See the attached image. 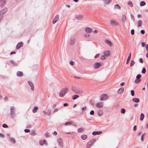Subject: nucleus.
I'll list each match as a JSON object with an SVG mask.
<instances>
[{"mask_svg":"<svg viewBox=\"0 0 148 148\" xmlns=\"http://www.w3.org/2000/svg\"><path fill=\"white\" fill-rule=\"evenodd\" d=\"M146 4L145 2L144 1H141L140 3V6H143L145 5Z\"/></svg>","mask_w":148,"mask_h":148,"instance_id":"c9c22d12","label":"nucleus"},{"mask_svg":"<svg viewBox=\"0 0 148 148\" xmlns=\"http://www.w3.org/2000/svg\"><path fill=\"white\" fill-rule=\"evenodd\" d=\"M128 4L131 7H132L133 6V4L131 1H129L128 2Z\"/></svg>","mask_w":148,"mask_h":148,"instance_id":"79ce46f5","label":"nucleus"},{"mask_svg":"<svg viewBox=\"0 0 148 148\" xmlns=\"http://www.w3.org/2000/svg\"><path fill=\"white\" fill-rule=\"evenodd\" d=\"M90 114L91 115H93L94 114V111L93 110H92L90 111Z\"/></svg>","mask_w":148,"mask_h":148,"instance_id":"603ef678","label":"nucleus"},{"mask_svg":"<svg viewBox=\"0 0 148 148\" xmlns=\"http://www.w3.org/2000/svg\"><path fill=\"white\" fill-rule=\"evenodd\" d=\"M58 110V108L55 109L53 111V112L54 113L56 112H57Z\"/></svg>","mask_w":148,"mask_h":148,"instance_id":"680f3d73","label":"nucleus"},{"mask_svg":"<svg viewBox=\"0 0 148 148\" xmlns=\"http://www.w3.org/2000/svg\"><path fill=\"white\" fill-rule=\"evenodd\" d=\"M136 125H134V126L133 128V130L134 131H135L136 130Z\"/></svg>","mask_w":148,"mask_h":148,"instance_id":"774afa93","label":"nucleus"},{"mask_svg":"<svg viewBox=\"0 0 148 148\" xmlns=\"http://www.w3.org/2000/svg\"><path fill=\"white\" fill-rule=\"evenodd\" d=\"M23 45V43L22 42H21L18 43L16 46V49H19L21 47H22Z\"/></svg>","mask_w":148,"mask_h":148,"instance_id":"9d476101","label":"nucleus"},{"mask_svg":"<svg viewBox=\"0 0 148 148\" xmlns=\"http://www.w3.org/2000/svg\"><path fill=\"white\" fill-rule=\"evenodd\" d=\"M146 72V69L144 67L142 69V73H143V74H145V73Z\"/></svg>","mask_w":148,"mask_h":148,"instance_id":"c03bdc74","label":"nucleus"},{"mask_svg":"<svg viewBox=\"0 0 148 148\" xmlns=\"http://www.w3.org/2000/svg\"><path fill=\"white\" fill-rule=\"evenodd\" d=\"M108 98V95L106 94H103L100 97V99L101 101L106 100Z\"/></svg>","mask_w":148,"mask_h":148,"instance_id":"39448f33","label":"nucleus"},{"mask_svg":"<svg viewBox=\"0 0 148 148\" xmlns=\"http://www.w3.org/2000/svg\"><path fill=\"white\" fill-rule=\"evenodd\" d=\"M54 135H56L57 134V132L56 131H54L52 133Z\"/></svg>","mask_w":148,"mask_h":148,"instance_id":"338daca9","label":"nucleus"},{"mask_svg":"<svg viewBox=\"0 0 148 148\" xmlns=\"http://www.w3.org/2000/svg\"><path fill=\"white\" fill-rule=\"evenodd\" d=\"M132 100L136 103H138L140 101V100L139 99L135 98H133L132 99Z\"/></svg>","mask_w":148,"mask_h":148,"instance_id":"412c9836","label":"nucleus"},{"mask_svg":"<svg viewBox=\"0 0 148 148\" xmlns=\"http://www.w3.org/2000/svg\"><path fill=\"white\" fill-rule=\"evenodd\" d=\"M130 16L131 17V19L132 20L134 21V18L133 17H134L133 15L132 14H131Z\"/></svg>","mask_w":148,"mask_h":148,"instance_id":"13d9d810","label":"nucleus"},{"mask_svg":"<svg viewBox=\"0 0 148 148\" xmlns=\"http://www.w3.org/2000/svg\"><path fill=\"white\" fill-rule=\"evenodd\" d=\"M15 108L13 106H11L10 109V115L11 118L12 119H14L15 116Z\"/></svg>","mask_w":148,"mask_h":148,"instance_id":"f03ea898","label":"nucleus"},{"mask_svg":"<svg viewBox=\"0 0 148 148\" xmlns=\"http://www.w3.org/2000/svg\"><path fill=\"white\" fill-rule=\"evenodd\" d=\"M140 33L142 34H144L145 33V31L143 30H141L140 31Z\"/></svg>","mask_w":148,"mask_h":148,"instance_id":"bf43d9fd","label":"nucleus"},{"mask_svg":"<svg viewBox=\"0 0 148 148\" xmlns=\"http://www.w3.org/2000/svg\"><path fill=\"white\" fill-rule=\"evenodd\" d=\"M131 33L132 35H134V31L133 29H132L131 30Z\"/></svg>","mask_w":148,"mask_h":148,"instance_id":"864d4df0","label":"nucleus"},{"mask_svg":"<svg viewBox=\"0 0 148 148\" xmlns=\"http://www.w3.org/2000/svg\"><path fill=\"white\" fill-rule=\"evenodd\" d=\"M85 31L87 33H90L92 32V29L89 27H86L85 29Z\"/></svg>","mask_w":148,"mask_h":148,"instance_id":"f3484780","label":"nucleus"},{"mask_svg":"<svg viewBox=\"0 0 148 148\" xmlns=\"http://www.w3.org/2000/svg\"><path fill=\"white\" fill-rule=\"evenodd\" d=\"M23 74L22 72L18 71L16 73V75L18 76L22 77L23 76Z\"/></svg>","mask_w":148,"mask_h":148,"instance_id":"a211bd4d","label":"nucleus"},{"mask_svg":"<svg viewBox=\"0 0 148 148\" xmlns=\"http://www.w3.org/2000/svg\"><path fill=\"white\" fill-rule=\"evenodd\" d=\"M82 16L81 15H76L75 17L78 20H81L82 18Z\"/></svg>","mask_w":148,"mask_h":148,"instance_id":"6ab92c4d","label":"nucleus"},{"mask_svg":"<svg viewBox=\"0 0 148 148\" xmlns=\"http://www.w3.org/2000/svg\"><path fill=\"white\" fill-rule=\"evenodd\" d=\"M6 3L5 0H1L0 1V5L2 6L5 4Z\"/></svg>","mask_w":148,"mask_h":148,"instance_id":"aec40b11","label":"nucleus"},{"mask_svg":"<svg viewBox=\"0 0 148 148\" xmlns=\"http://www.w3.org/2000/svg\"><path fill=\"white\" fill-rule=\"evenodd\" d=\"M126 16L125 15H123L122 16V21L123 22H125L126 20Z\"/></svg>","mask_w":148,"mask_h":148,"instance_id":"393cba45","label":"nucleus"},{"mask_svg":"<svg viewBox=\"0 0 148 148\" xmlns=\"http://www.w3.org/2000/svg\"><path fill=\"white\" fill-rule=\"evenodd\" d=\"M139 62L141 63H143V59L142 58H140L139 59Z\"/></svg>","mask_w":148,"mask_h":148,"instance_id":"4d7b16f0","label":"nucleus"},{"mask_svg":"<svg viewBox=\"0 0 148 148\" xmlns=\"http://www.w3.org/2000/svg\"><path fill=\"white\" fill-rule=\"evenodd\" d=\"M79 95H75L73 96V100H75L76 99L79 98Z\"/></svg>","mask_w":148,"mask_h":148,"instance_id":"c85d7f7f","label":"nucleus"},{"mask_svg":"<svg viewBox=\"0 0 148 148\" xmlns=\"http://www.w3.org/2000/svg\"><path fill=\"white\" fill-rule=\"evenodd\" d=\"M144 134H143L142 135L141 137V140L142 142H143L144 140Z\"/></svg>","mask_w":148,"mask_h":148,"instance_id":"de8ad7c7","label":"nucleus"},{"mask_svg":"<svg viewBox=\"0 0 148 148\" xmlns=\"http://www.w3.org/2000/svg\"><path fill=\"white\" fill-rule=\"evenodd\" d=\"M102 133V132L101 131H94L92 132V134L93 135H97L100 134Z\"/></svg>","mask_w":148,"mask_h":148,"instance_id":"4468645a","label":"nucleus"},{"mask_svg":"<svg viewBox=\"0 0 148 148\" xmlns=\"http://www.w3.org/2000/svg\"><path fill=\"white\" fill-rule=\"evenodd\" d=\"M63 106H68V104L67 103H64V104Z\"/></svg>","mask_w":148,"mask_h":148,"instance_id":"e2e57ef3","label":"nucleus"},{"mask_svg":"<svg viewBox=\"0 0 148 148\" xmlns=\"http://www.w3.org/2000/svg\"><path fill=\"white\" fill-rule=\"evenodd\" d=\"M141 81L140 79H136L135 80V82L136 83H138L140 82Z\"/></svg>","mask_w":148,"mask_h":148,"instance_id":"37998d69","label":"nucleus"},{"mask_svg":"<svg viewBox=\"0 0 148 148\" xmlns=\"http://www.w3.org/2000/svg\"><path fill=\"white\" fill-rule=\"evenodd\" d=\"M72 91L76 94H80L82 93V92L79 89L76 88L74 87H72L71 88Z\"/></svg>","mask_w":148,"mask_h":148,"instance_id":"7ed1b4c3","label":"nucleus"},{"mask_svg":"<svg viewBox=\"0 0 148 148\" xmlns=\"http://www.w3.org/2000/svg\"><path fill=\"white\" fill-rule=\"evenodd\" d=\"M72 123H73V122L71 121L67 122L66 123L64 124V125L66 126V125H71Z\"/></svg>","mask_w":148,"mask_h":148,"instance_id":"2f4dec72","label":"nucleus"},{"mask_svg":"<svg viewBox=\"0 0 148 148\" xmlns=\"http://www.w3.org/2000/svg\"><path fill=\"white\" fill-rule=\"evenodd\" d=\"M30 134L31 135H33L34 134H35L34 131L33 130H32L31 131V132L30 133Z\"/></svg>","mask_w":148,"mask_h":148,"instance_id":"8fccbe9b","label":"nucleus"},{"mask_svg":"<svg viewBox=\"0 0 148 148\" xmlns=\"http://www.w3.org/2000/svg\"><path fill=\"white\" fill-rule=\"evenodd\" d=\"M75 42V39L74 38H72L71 40L70 43V45H72L74 44Z\"/></svg>","mask_w":148,"mask_h":148,"instance_id":"cd10ccee","label":"nucleus"},{"mask_svg":"<svg viewBox=\"0 0 148 148\" xmlns=\"http://www.w3.org/2000/svg\"><path fill=\"white\" fill-rule=\"evenodd\" d=\"M74 62L72 61H71L70 62V64L71 65H74Z\"/></svg>","mask_w":148,"mask_h":148,"instance_id":"052dcab7","label":"nucleus"},{"mask_svg":"<svg viewBox=\"0 0 148 148\" xmlns=\"http://www.w3.org/2000/svg\"><path fill=\"white\" fill-rule=\"evenodd\" d=\"M9 139H10V141L11 142H12L14 144L16 143V140L14 138H13L12 137H10Z\"/></svg>","mask_w":148,"mask_h":148,"instance_id":"a878e982","label":"nucleus"},{"mask_svg":"<svg viewBox=\"0 0 148 148\" xmlns=\"http://www.w3.org/2000/svg\"><path fill=\"white\" fill-rule=\"evenodd\" d=\"M114 8L115 9H120L121 8L119 4H116L114 6Z\"/></svg>","mask_w":148,"mask_h":148,"instance_id":"c756f323","label":"nucleus"},{"mask_svg":"<svg viewBox=\"0 0 148 148\" xmlns=\"http://www.w3.org/2000/svg\"><path fill=\"white\" fill-rule=\"evenodd\" d=\"M46 140H44L43 141H40L39 142V143L40 145H42L45 143Z\"/></svg>","mask_w":148,"mask_h":148,"instance_id":"f704fd0d","label":"nucleus"},{"mask_svg":"<svg viewBox=\"0 0 148 148\" xmlns=\"http://www.w3.org/2000/svg\"><path fill=\"white\" fill-rule=\"evenodd\" d=\"M57 143L60 147L61 148H62L63 147V143L62 139L61 138H59L58 139Z\"/></svg>","mask_w":148,"mask_h":148,"instance_id":"20e7f679","label":"nucleus"},{"mask_svg":"<svg viewBox=\"0 0 148 148\" xmlns=\"http://www.w3.org/2000/svg\"><path fill=\"white\" fill-rule=\"evenodd\" d=\"M131 95L132 96H134V92L133 90H132L131 91Z\"/></svg>","mask_w":148,"mask_h":148,"instance_id":"09e8293b","label":"nucleus"},{"mask_svg":"<svg viewBox=\"0 0 148 148\" xmlns=\"http://www.w3.org/2000/svg\"><path fill=\"white\" fill-rule=\"evenodd\" d=\"M24 131L25 132L28 133L30 132V130L28 129H25L24 130Z\"/></svg>","mask_w":148,"mask_h":148,"instance_id":"6e6d98bb","label":"nucleus"},{"mask_svg":"<svg viewBox=\"0 0 148 148\" xmlns=\"http://www.w3.org/2000/svg\"><path fill=\"white\" fill-rule=\"evenodd\" d=\"M124 89L123 88H119L118 90L117 93L119 94L122 93L124 91Z\"/></svg>","mask_w":148,"mask_h":148,"instance_id":"dca6fc26","label":"nucleus"},{"mask_svg":"<svg viewBox=\"0 0 148 148\" xmlns=\"http://www.w3.org/2000/svg\"><path fill=\"white\" fill-rule=\"evenodd\" d=\"M45 136L46 137H49L50 136V135L48 132H46L45 133Z\"/></svg>","mask_w":148,"mask_h":148,"instance_id":"a19ab883","label":"nucleus"},{"mask_svg":"<svg viewBox=\"0 0 148 148\" xmlns=\"http://www.w3.org/2000/svg\"><path fill=\"white\" fill-rule=\"evenodd\" d=\"M95 140L93 139L90 140L88 143V145L89 144L90 145H92V144L95 142Z\"/></svg>","mask_w":148,"mask_h":148,"instance_id":"5701e85b","label":"nucleus"},{"mask_svg":"<svg viewBox=\"0 0 148 148\" xmlns=\"http://www.w3.org/2000/svg\"><path fill=\"white\" fill-rule=\"evenodd\" d=\"M51 113V110L49 109L46 112V114L48 116L50 115Z\"/></svg>","mask_w":148,"mask_h":148,"instance_id":"473e14b6","label":"nucleus"},{"mask_svg":"<svg viewBox=\"0 0 148 148\" xmlns=\"http://www.w3.org/2000/svg\"><path fill=\"white\" fill-rule=\"evenodd\" d=\"M92 145H90L89 144H88V143H87L86 145V147L87 148H90Z\"/></svg>","mask_w":148,"mask_h":148,"instance_id":"0e129e2a","label":"nucleus"},{"mask_svg":"<svg viewBox=\"0 0 148 148\" xmlns=\"http://www.w3.org/2000/svg\"><path fill=\"white\" fill-rule=\"evenodd\" d=\"M142 21L141 20H139L138 22V27H139L141 26Z\"/></svg>","mask_w":148,"mask_h":148,"instance_id":"e433bc0d","label":"nucleus"},{"mask_svg":"<svg viewBox=\"0 0 148 148\" xmlns=\"http://www.w3.org/2000/svg\"><path fill=\"white\" fill-rule=\"evenodd\" d=\"M87 138V136L86 135H82L81 136V138L83 140H85Z\"/></svg>","mask_w":148,"mask_h":148,"instance_id":"bb28decb","label":"nucleus"},{"mask_svg":"<svg viewBox=\"0 0 148 148\" xmlns=\"http://www.w3.org/2000/svg\"><path fill=\"white\" fill-rule=\"evenodd\" d=\"M106 58L105 57V56H104V55H102V56H101V59L102 60H104Z\"/></svg>","mask_w":148,"mask_h":148,"instance_id":"5fc2aeb1","label":"nucleus"},{"mask_svg":"<svg viewBox=\"0 0 148 148\" xmlns=\"http://www.w3.org/2000/svg\"><path fill=\"white\" fill-rule=\"evenodd\" d=\"M84 130V128L83 127H81L78 129L77 131L78 132H81Z\"/></svg>","mask_w":148,"mask_h":148,"instance_id":"4c0bfd02","label":"nucleus"},{"mask_svg":"<svg viewBox=\"0 0 148 148\" xmlns=\"http://www.w3.org/2000/svg\"><path fill=\"white\" fill-rule=\"evenodd\" d=\"M28 82L29 84L31 87V89L32 90H34V87L33 83L30 81H28Z\"/></svg>","mask_w":148,"mask_h":148,"instance_id":"ddd939ff","label":"nucleus"},{"mask_svg":"<svg viewBox=\"0 0 148 148\" xmlns=\"http://www.w3.org/2000/svg\"><path fill=\"white\" fill-rule=\"evenodd\" d=\"M112 0H104L103 1L104 3H108L110 2Z\"/></svg>","mask_w":148,"mask_h":148,"instance_id":"58836bf2","label":"nucleus"},{"mask_svg":"<svg viewBox=\"0 0 148 148\" xmlns=\"http://www.w3.org/2000/svg\"><path fill=\"white\" fill-rule=\"evenodd\" d=\"M101 66V64L99 62L95 63L93 65L94 68L95 69H97L99 68Z\"/></svg>","mask_w":148,"mask_h":148,"instance_id":"6e6552de","label":"nucleus"},{"mask_svg":"<svg viewBox=\"0 0 148 148\" xmlns=\"http://www.w3.org/2000/svg\"><path fill=\"white\" fill-rule=\"evenodd\" d=\"M105 42L106 44L108 45L110 47H112V44L111 42L109 40L107 39H105Z\"/></svg>","mask_w":148,"mask_h":148,"instance_id":"2eb2a0df","label":"nucleus"},{"mask_svg":"<svg viewBox=\"0 0 148 148\" xmlns=\"http://www.w3.org/2000/svg\"><path fill=\"white\" fill-rule=\"evenodd\" d=\"M59 18V15H56L55 18L53 19L52 21V23L53 24L56 23V22L58 20Z\"/></svg>","mask_w":148,"mask_h":148,"instance_id":"1a4fd4ad","label":"nucleus"},{"mask_svg":"<svg viewBox=\"0 0 148 148\" xmlns=\"http://www.w3.org/2000/svg\"><path fill=\"white\" fill-rule=\"evenodd\" d=\"M68 90L67 88H63L59 93V96L60 97H63Z\"/></svg>","mask_w":148,"mask_h":148,"instance_id":"f257e3e1","label":"nucleus"},{"mask_svg":"<svg viewBox=\"0 0 148 148\" xmlns=\"http://www.w3.org/2000/svg\"><path fill=\"white\" fill-rule=\"evenodd\" d=\"M144 118V115L143 113H141L140 115V121H142L143 120Z\"/></svg>","mask_w":148,"mask_h":148,"instance_id":"7c9ffc66","label":"nucleus"},{"mask_svg":"<svg viewBox=\"0 0 148 148\" xmlns=\"http://www.w3.org/2000/svg\"><path fill=\"white\" fill-rule=\"evenodd\" d=\"M141 76L140 74H138L136 77V78L138 79H140V78L141 77Z\"/></svg>","mask_w":148,"mask_h":148,"instance_id":"49530a36","label":"nucleus"},{"mask_svg":"<svg viewBox=\"0 0 148 148\" xmlns=\"http://www.w3.org/2000/svg\"><path fill=\"white\" fill-rule=\"evenodd\" d=\"M135 64V62L133 60H132L131 61L130 64V66H132L134 65Z\"/></svg>","mask_w":148,"mask_h":148,"instance_id":"ea45409f","label":"nucleus"},{"mask_svg":"<svg viewBox=\"0 0 148 148\" xmlns=\"http://www.w3.org/2000/svg\"><path fill=\"white\" fill-rule=\"evenodd\" d=\"M0 137L4 138V135L2 134V133H0Z\"/></svg>","mask_w":148,"mask_h":148,"instance_id":"69168bd1","label":"nucleus"},{"mask_svg":"<svg viewBox=\"0 0 148 148\" xmlns=\"http://www.w3.org/2000/svg\"><path fill=\"white\" fill-rule=\"evenodd\" d=\"M8 9L6 8H5L0 11V15L1 16H3V14H5L7 11Z\"/></svg>","mask_w":148,"mask_h":148,"instance_id":"423d86ee","label":"nucleus"},{"mask_svg":"<svg viewBox=\"0 0 148 148\" xmlns=\"http://www.w3.org/2000/svg\"><path fill=\"white\" fill-rule=\"evenodd\" d=\"M121 112L122 114H124L125 112V110L124 108H122L121 109Z\"/></svg>","mask_w":148,"mask_h":148,"instance_id":"a18cd8bd","label":"nucleus"},{"mask_svg":"<svg viewBox=\"0 0 148 148\" xmlns=\"http://www.w3.org/2000/svg\"><path fill=\"white\" fill-rule=\"evenodd\" d=\"M38 106H35L34 107V108L32 110L33 112V113H36L37 112V110L38 109Z\"/></svg>","mask_w":148,"mask_h":148,"instance_id":"b1692460","label":"nucleus"},{"mask_svg":"<svg viewBox=\"0 0 148 148\" xmlns=\"http://www.w3.org/2000/svg\"><path fill=\"white\" fill-rule=\"evenodd\" d=\"M95 106L97 108H101L103 106V103L102 102H98L96 104Z\"/></svg>","mask_w":148,"mask_h":148,"instance_id":"9b49d317","label":"nucleus"},{"mask_svg":"<svg viewBox=\"0 0 148 148\" xmlns=\"http://www.w3.org/2000/svg\"><path fill=\"white\" fill-rule=\"evenodd\" d=\"M2 127L4 128H6L8 127V126L6 124L4 123L3 124Z\"/></svg>","mask_w":148,"mask_h":148,"instance_id":"3c124183","label":"nucleus"},{"mask_svg":"<svg viewBox=\"0 0 148 148\" xmlns=\"http://www.w3.org/2000/svg\"><path fill=\"white\" fill-rule=\"evenodd\" d=\"M131 53H130V54L128 57V58H127V59L126 62V64H128L129 63V61L130 60V59H131Z\"/></svg>","mask_w":148,"mask_h":148,"instance_id":"4be33fe9","label":"nucleus"},{"mask_svg":"<svg viewBox=\"0 0 148 148\" xmlns=\"http://www.w3.org/2000/svg\"><path fill=\"white\" fill-rule=\"evenodd\" d=\"M104 56L107 57L109 56L110 54V52L109 50H108L104 52L103 53Z\"/></svg>","mask_w":148,"mask_h":148,"instance_id":"f8f14e48","label":"nucleus"},{"mask_svg":"<svg viewBox=\"0 0 148 148\" xmlns=\"http://www.w3.org/2000/svg\"><path fill=\"white\" fill-rule=\"evenodd\" d=\"M98 114L99 116H102L103 115L102 111L101 110L99 111L98 112Z\"/></svg>","mask_w":148,"mask_h":148,"instance_id":"72a5a7b5","label":"nucleus"},{"mask_svg":"<svg viewBox=\"0 0 148 148\" xmlns=\"http://www.w3.org/2000/svg\"><path fill=\"white\" fill-rule=\"evenodd\" d=\"M110 25L113 26H118L119 23L118 22L113 21H111L110 22Z\"/></svg>","mask_w":148,"mask_h":148,"instance_id":"0eeeda50","label":"nucleus"}]
</instances>
